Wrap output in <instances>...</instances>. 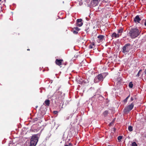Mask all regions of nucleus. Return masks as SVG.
<instances>
[{"mask_svg":"<svg viewBox=\"0 0 146 146\" xmlns=\"http://www.w3.org/2000/svg\"><path fill=\"white\" fill-rule=\"evenodd\" d=\"M77 23L82 22V19H78L77 20Z\"/></svg>","mask_w":146,"mask_h":146,"instance_id":"19","label":"nucleus"},{"mask_svg":"<svg viewBox=\"0 0 146 146\" xmlns=\"http://www.w3.org/2000/svg\"><path fill=\"white\" fill-rule=\"evenodd\" d=\"M53 112L55 114H56L57 113H58V111H53Z\"/></svg>","mask_w":146,"mask_h":146,"instance_id":"26","label":"nucleus"},{"mask_svg":"<svg viewBox=\"0 0 146 146\" xmlns=\"http://www.w3.org/2000/svg\"><path fill=\"white\" fill-rule=\"evenodd\" d=\"M104 36L103 35H100L98 36V38L99 40L101 41L103 40L104 38Z\"/></svg>","mask_w":146,"mask_h":146,"instance_id":"9","label":"nucleus"},{"mask_svg":"<svg viewBox=\"0 0 146 146\" xmlns=\"http://www.w3.org/2000/svg\"><path fill=\"white\" fill-rule=\"evenodd\" d=\"M94 45V43L93 42L89 46V48L90 49L92 48H94L93 46Z\"/></svg>","mask_w":146,"mask_h":146,"instance_id":"12","label":"nucleus"},{"mask_svg":"<svg viewBox=\"0 0 146 146\" xmlns=\"http://www.w3.org/2000/svg\"><path fill=\"white\" fill-rule=\"evenodd\" d=\"M134 105L133 103H131L130 105L126 107L124 110L125 112H128L131 110L133 108Z\"/></svg>","mask_w":146,"mask_h":146,"instance_id":"5","label":"nucleus"},{"mask_svg":"<svg viewBox=\"0 0 146 146\" xmlns=\"http://www.w3.org/2000/svg\"><path fill=\"white\" fill-rule=\"evenodd\" d=\"M120 35L119 34H116L115 33H114L112 34V36L115 38L119 37Z\"/></svg>","mask_w":146,"mask_h":146,"instance_id":"8","label":"nucleus"},{"mask_svg":"<svg viewBox=\"0 0 146 146\" xmlns=\"http://www.w3.org/2000/svg\"><path fill=\"white\" fill-rule=\"evenodd\" d=\"M1 1V0H0V2Z\"/></svg>","mask_w":146,"mask_h":146,"instance_id":"37","label":"nucleus"},{"mask_svg":"<svg viewBox=\"0 0 146 146\" xmlns=\"http://www.w3.org/2000/svg\"><path fill=\"white\" fill-rule=\"evenodd\" d=\"M128 99V97H127L123 101L124 102L126 103L127 101V100Z\"/></svg>","mask_w":146,"mask_h":146,"instance_id":"22","label":"nucleus"},{"mask_svg":"<svg viewBox=\"0 0 146 146\" xmlns=\"http://www.w3.org/2000/svg\"><path fill=\"white\" fill-rule=\"evenodd\" d=\"M145 74H146V70H145Z\"/></svg>","mask_w":146,"mask_h":146,"instance_id":"32","label":"nucleus"},{"mask_svg":"<svg viewBox=\"0 0 146 146\" xmlns=\"http://www.w3.org/2000/svg\"><path fill=\"white\" fill-rule=\"evenodd\" d=\"M94 82L95 83H97L99 82L100 81L98 79H96V77L94 79Z\"/></svg>","mask_w":146,"mask_h":146,"instance_id":"18","label":"nucleus"},{"mask_svg":"<svg viewBox=\"0 0 146 146\" xmlns=\"http://www.w3.org/2000/svg\"><path fill=\"white\" fill-rule=\"evenodd\" d=\"M108 146H109V145H108Z\"/></svg>","mask_w":146,"mask_h":146,"instance_id":"38","label":"nucleus"},{"mask_svg":"<svg viewBox=\"0 0 146 146\" xmlns=\"http://www.w3.org/2000/svg\"><path fill=\"white\" fill-rule=\"evenodd\" d=\"M112 123H110V124H109L110 125V126L111 125Z\"/></svg>","mask_w":146,"mask_h":146,"instance_id":"29","label":"nucleus"},{"mask_svg":"<svg viewBox=\"0 0 146 146\" xmlns=\"http://www.w3.org/2000/svg\"><path fill=\"white\" fill-rule=\"evenodd\" d=\"M133 100V99L132 97H131V101H132Z\"/></svg>","mask_w":146,"mask_h":146,"instance_id":"27","label":"nucleus"},{"mask_svg":"<svg viewBox=\"0 0 146 146\" xmlns=\"http://www.w3.org/2000/svg\"><path fill=\"white\" fill-rule=\"evenodd\" d=\"M83 25V23L82 22L79 23H77V26H79V27H81V26Z\"/></svg>","mask_w":146,"mask_h":146,"instance_id":"20","label":"nucleus"},{"mask_svg":"<svg viewBox=\"0 0 146 146\" xmlns=\"http://www.w3.org/2000/svg\"><path fill=\"white\" fill-rule=\"evenodd\" d=\"M37 107H38V106H36V108H37Z\"/></svg>","mask_w":146,"mask_h":146,"instance_id":"36","label":"nucleus"},{"mask_svg":"<svg viewBox=\"0 0 146 146\" xmlns=\"http://www.w3.org/2000/svg\"><path fill=\"white\" fill-rule=\"evenodd\" d=\"M62 60L56 59L55 61V63L57 65L60 66L62 64Z\"/></svg>","mask_w":146,"mask_h":146,"instance_id":"6","label":"nucleus"},{"mask_svg":"<svg viewBox=\"0 0 146 146\" xmlns=\"http://www.w3.org/2000/svg\"><path fill=\"white\" fill-rule=\"evenodd\" d=\"M128 129L129 131H133V128L131 126H129L128 128Z\"/></svg>","mask_w":146,"mask_h":146,"instance_id":"14","label":"nucleus"},{"mask_svg":"<svg viewBox=\"0 0 146 146\" xmlns=\"http://www.w3.org/2000/svg\"><path fill=\"white\" fill-rule=\"evenodd\" d=\"M106 75L107 74L106 73L100 74L96 77V79H98L100 81H102Z\"/></svg>","mask_w":146,"mask_h":146,"instance_id":"4","label":"nucleus"},{"mask_svg":"<svg viewBox=\"0 0 146 146\" xmlns=\"http://www.w3.org/2000/svg\"><path fill=\"white\" fill-rule=\"evenodd\" d=\"M132 146H137V145L135 142H134L132 144Z\"/></svg>","mask_w":146,"mask_h":146,"instance_id":"21","label":"nucleus"},{"mask_svg":"<svg viewBox=\"0 0 146 146\" xmlns=\"http://www.w3.org/2000/svg\"><path fill=\"white\" fill-rule=\"evenodd\" d=\"M65 146H69V145H65Z\"/></svg>","mask_w":146,"mask_h":146,"instance_id":"31","label":"nucleus"},{"mask_svg":"<svg viewBox=\"0 0 146 146\" xmlns=\"http://www.w3.org/2000/svg\"><path fill=\"white\" fill-rule=\"evenodd\" d=\"M129 95L128 96H127V97H128V98H129Z\"/></svg>","mask_w":146,"mask_h":146,"instance_id":"33","label":"nucleus"},{"mask_svg":"<svg viewBox=\"0 0 146 146\" xmlns=\"http://www.w3.org/2000/svg\"><path fill=\"white\" fill-rule=\"evenodd\" d=\"M73 33L74 34H77L78 33V32L76 31H73Z\"/></svg>","mask_w":146,"mask_h":146,"instance_id":"25","label":"nucleus"},{"mask_svg":"<svg viewBox=\"0 0 146 146\" xmlns=\"http://www.w3.org/2000/svg\"><path fill=\"white\" fill-rule=\"evenodd\" d=\"M27 50H29V49H28Z\"/></svg>","mask_w":146,"mask_h":146,"instance_id":"34","label":"nucleus"},{"mask_svg":"<svg viewBox=\"0 0 146 146\" xmlns=\"http://www.w3.org/2000/svg\"><path fill=\"white\" fill-rule=\"evenodd\" d=\"M141 19L139 18V15H137L134 18V21L135 23H139Z\"/></svg>","mask_w":146,"mask_h":146,"instance_id":"7","label":"nucleus"},{"mask_svg":"<svg viewBox=\"0 0 146 146\" xmlns=\"http://www.w3.org/2000/svg\"><path fill=\"white\" fill-rule=\"evenodd\" d=\"M141 71V70H140L138 72V74H137V75L136 76H139V73Z\"/></svg>","mask_w":146,"mask_h":146,"instance_id":"23","label":"nucleus"},{"mask_svg":"<svg viewBox=\"0 0 146 146\" xmlns=\"http://www.w3.org/2000/svg\"><path fill=\"white\" fill-rule=\"evenodd\" d=\"M108 114V112L107 111H105L104 112V113H103V115L105 116L107 115Z\"/></svg>","mask_w":146,"mask_h":146,"instance_id":"13","label":"nucleus"},{"mask_svg":"<svg viewBox=\"0 0 146 146\" xmlns=\"http://www.w3.org/2000/svg\"><path fill=\"white\" fill-rule=\"evenodd\" d=\"M69 145H70V146H71V143H69Z\"/></svg>","mask_w":146,"mask_h":146,"instance_id":"30","label":"nucleus"},{"mask_svg":"<svg viewBox=\"0 0 146 146\" xmlns=\"http://www.w3.org/2000/svg\"><path fill=\"white\" fill-rule=\"evenodd\" d=\"M38 138L37 135H33L31 138L29 146H35L38 141Z\"/></svg>","mask_w":146,"mask_h":146,"instance_id":"2","label":"nucleus"},{"mask_svg":"<svg viewBox=\"0 0 146 146\" xmlns=\"http://www.w3.org/2000/svg\"><path fill=\"white\" fill-rule=\"evenodd\" d=\"M144 25L145 26H146V20H145V23H144Z\"/></svg>","mask_w":146,"mask_h":146,"instance_id":"28","label":"nucleus"},{"mask_svg":"<svg viewBox=\"0 0 146 146\" xmlns=\"http://www.w3.org/2000/svg\"><path fill=\"white\" fill-rule=\"evenodd\" d=\"M122 138V136H119L118 137V139L119 142H120Z\"/></svg>","mask_w":146,"mask_h":146,"instance_id":"16","label":"nucleus"},{"mask_svg":"<svg viewBox=\"0 0 146 146\" xmlns=\"http://www.w3.org/2000/svg\"><path fill=\"white\" fill-rule=\"evenodd\" d=\"M114 129V131L115 130V129Z\"/></svg>","mask_w":146,"mask_h":146,"instance_id":"35","label":"nucleus"},{"mask_svg":"<svg viewBox=\"0 0 146 146\" xmlns=\"http://www.w3.org/2000/svg\"><path fill=\"white\" fill-rule=\"evenodd\" d=\"M123 31V29H122L119 30L118 31L117 34H119L121 35V33H122Z\"/></svg>","mask_w":146,"mask_h":146,"instance_id":"15","label":"nucleus"},{"mask_svg":"<svg viewBox=\"0 0 146 146\" xmlns=\"http://www.w3.org/2000/svg\"><path fill=\"white\" fill-rule=\"evenodd\" d=\"M74 29H75L76 31H79L80 30L79 29L78 27H76L74 28Z\"/></svg>","mask_w":146,"mask_h":146,"instance_id":"24","label":"nucleus"},{"mask_svg":"<svg viewBox=\"0 0 146 146\" xmlns=\"http://www.w3.org/2000/svg\"><path fill=\"white\" fill-rule=\"evenodd\" d=\"M140 32L137 28H133L130 31L129 34L131 38H134L139 35Z\"/></svg>","mask_w":146,"mask_h":146,"instance_id":"1","label":"nucleus"},{"mask_svg":"<svg viewBox=\"0 0 146 146\" xmlns=\"http://www.w3.org/2000/svg\"><path fill=\"white\" fill-rule=\"evenodd\" d=\"M45 103L46 105L49 106L50 105V101L48 100H46L45 101Z\"/></svg>","mask_w":146,"mask_h":146,"instance_id":"11","label":"nucleus"},{"mask_svg":"<svg viewBox=\"0 0 146 146\" xmlns=\"http://www.w3.org/2000/svg\"><path fill=\"white\" fill-rule=\"evenodd\" d=\"M98 0H93L92 3H93V5L94 6L97 5L98 3Z\"/></svg>","mask_w":146,"mask_h":146,"instance_id":"10","label":"nucleus"},{"mask_svg":"<svg viewBox=\"0 0 146 146\" xmlns=\"http://www.w3.org/2000/svg\"><path fill=\"white\" fill-rule=\"evenodd\" d=\"M131 48V47L129 44H125L123 48V52L124 53L126 54L129 52Z\"/></svg>","mask_w":146,"mask_h":146,"instance_id":"3","label":"nucleus"},{"mask_svg":"<svg viewBox=\"0 0 146 146\" xmlns=\"http://www.w3.org/2000/svg\"><path fill=\"white\" fill-rule=\"evenodd\" d=\"M129 86L130 88H132L133 87V84L131 82L129 83Z\"/></svg>","mask_w":146,"mask_h":146,"instance_id":"17","label":"nucleus"}]
</instances>
